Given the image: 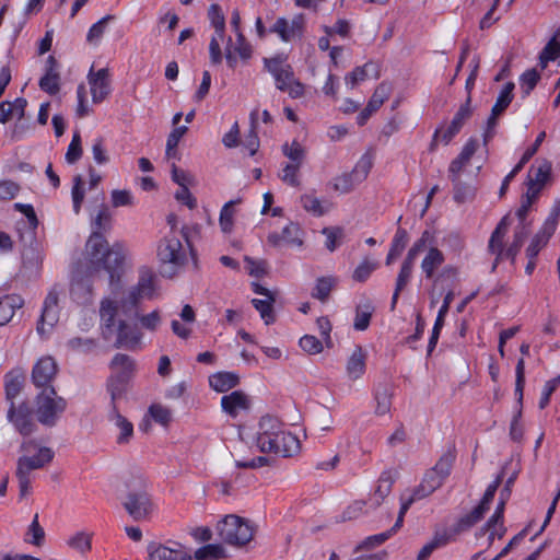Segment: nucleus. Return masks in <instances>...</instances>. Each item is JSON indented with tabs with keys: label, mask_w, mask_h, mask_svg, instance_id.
<instances>
[{
	"label": "nucleus",
	"mask_w": 560,
	"mask_h": 560,
	"mask_svg": "<svg viewBox=\"0 0 560 560\" xmlns=\"http://www.w3.org/2000/svg\"><path fill=\"white\" fill-rule=\"evenodd\" d=\"M127 492L121 498V504L127 513L137 522L147 521L154 511V504L147 491L142 478L132 479L126 485Z\"/></svg>",
	"instance_id": "obj_3"
},
{
	"label": "nucleus",
	"mask_w": 560,
	"mask_h": 560,
	"mask_svg": "<svg viewBox=\"0 0 560 560\" xmlns=\"http://www.w3.org/2000/svg\"><path fill=\"white\" fill-rule=\"evenodd\" d=\"M60 290L54 285L45 298L43 311L37 324L39 335H45L52 329L59 319V302Z\"/></svg>",
	"instance_id": "obj_13"
},
{
	"label": "nucleus",
	"mask_w": 560,
	"mask_h": 560,
	"mask_svg": "<svg viewBox=\"0 0 560 560\" xmlns=\"http://www.w3.org/2000/svg\"><path fill=\"white\" fill-rule=\"evenodd\" d=\"M82 145H81V136L77 131L73 133L72 140L68 147V150L66 152V161L69 164H74L78 162L82 156Z\"/></svg>",
	"instance_id": "obj_58"
},
{
	"label": "nucleus",
	"mask_w": 560,
	"mask_h": 560,
	"mask_svg": "<svg viewBox=\"0 0 560 560\" xmlns=\"http://www.w3.org/2000/svg\"><path fill=\"white\" fill-rule=\"evenodd\" d=\"M240 377L233 372H218L209 377V384L215 392L224 393L238 384Z\"/></svg>",
	"instance_id": "obj_37"
},
{
	"label": "nucleus",
	"mask_w": 560,
	"mask_h": 560,
	"mask_svg": "<svg viewBox=\"0 0 560 560\" xmlns=\"http://www.w3.org/2000/svg\"><path fill=\"white\" fill-rule=\"evenodd\" d=\"M372 67V63H365L362 67H357L353 71L346 75V85L350 89H353L358 83L366 80L369 77V69Z\"/></svg>",
	"instance_id": "obj_60"
},
{
	"label": "nucleus",
	"mask_w": 560,
	"mask_h": 560,
	"mask_svg": "<svg viewBox=\"0 0 560 560\" xmlns=\"http://www.w3.org/2000/svg\"><path fill=\"white\" fill-rule=\"evenodd\" d=\"M511 221L508 215L503 217L500 222L498 223L497 228L491 234V237L489 240V252L491 254L495 255V260L492 266V269L494 270L498 262L503 259L504 255V236L506 235L509 228H510Z\"/></svg>",
	"instance_id": "obj_28"
},
{
	"label": "nucleus",
	"mask_w": 560,
	"mask_h": 560,
	"mask_svg": "<svg viewBox=\"0 0 560 560\" xmlns=\"http://www.w3.org/2000/svg\"><path fill=\"white\" fill-rule=\"evenodd\" d=\"M236 42L234 43L231 37H228L224 48V57L228 66L234 69L237 65V56L241 59L247 60L252 56L250 45L247 43L243 33H235Z\"/></svg>",
	"instance_id": "obj_24"
},
{
	"label": "nucleus",
	"mask_w": 560,
	"mask_h": 560,
	"mask_svg": "<svg viewBox=\"0 0 560 560\" xmlns=\"http://www.w3.org/2000/svg\"><path fill=\"white\" fill-rule=\"evenodd\" d=\"M91 534L80 532L69 538L68 545L70 548L77 550L80 556L84 557L91 550Z\"/></svg>",
	"instance_id": "obj_50"
},
{
	"label": "nucleus",
	"mask_w": 560,
	"mask_h": 560,
	"mask_svg": "<svg viewBox=\"0 0 560 560\" xmlns=\"http://www.w3.org/2000/svg\"><path fill=\"white\" fill-rule=\"evenodd\" d=\"M478 147V140L475 138H470L463 147L458 156L451 162L448 173L464 171V168L469 164L472 155L476 153Z\"/></svg>",
	"instance_id": "obj_35"
},
{
	"label": "nucleus",
	"mask_w": 560,
	"mask_h": 560,
	"mask_svg": "<svg viewBox=\"0 0 560 560\" xmlns=\"http://www.w3.org/2000/svg\"><path fill=\"white\" fill-rule=\"evenodd\" d=\"M372 166V156L369 154L362 155L351 172L343 173L334 178V189L340 194H349L366 179Z\"/></svg>",
	"instance_id": "obj_10"
},
{
	"label": "nucleus",
	"mask_w": 560,
	"mask_h": 560,
	"mask_svg": "<svg viewBox=\"0 0 560 560\" xmlns=\"http://www.w3.org/2000/svg\"><path fill=\"white\" fill-rule=\"evenodd\" d=\"M302 207L315 217L324 215L330 207L329 202H322L316 196L312 194H305L301 196Z\"/></svg>",
	"instance_id": "obj_46"
},
{
	"label": "nucleus",
	"mask_w": 560,
	"mask_h": 560,
	"mask_svg": "<svg viewBox=\"0 0 560 560\" xmlns=\"http://www.w3.org/2000/svg\"><path fill=\"white\" fill-rule=\"evenodd\" d=\"M221 406L226 413L235 418L240 410H245L248 408V399L244 393L235 390L230 395H225L221 398Z\"/></svg>",
	"instance_id": "obj_34"
},
{
	"label": "nucleus",
	"mask_w": 560,
	"mask_h": 560,
	"mask_svg": "<svg viewBox=\"0 0 560 560\" xmlns=\"http://www.w3.org/2000/svg\"><path fill=\"white\" fill-rule=\"evenodd\" d=\"M228 557L229 555L221 544H208L203 547H200L195 552V560H219Z\"/></svg>",
	"instance_id": "obj_45"
},
{
	"label": "nucleus",
	"mask_w": 560,
	"mask_h": 560,
	"mask_svg": "<svg viewBox=\"0 0 560 560\" xmlns=\"http://www.w3.org/2000/svg\"><path fill=\"white\" fill-rule=\"evenodd\" d=\"M130 380L107 378L106 388L110 395L112 408L117 407V401L125 398L130 388Z\"/></svg>",
	"instance_id": "obj_41"
},
{
	"label": "nucleus",
	"mask_w": 560,
	"mask_h": 560,
	"mask_svg": "<svg viewBox=\"0 0 560 560\" xmlns=\"http://www.w3.org/2000/svg\"><path fill=\"white\" fill-rule=\"evenodd\" d=\"M444 260V255L439 248L434 246L430 247L421 261V269L425 277L431 279L435 270L443 265Z\"/></svg>",
	"instance_id": "obj_38"
},
{
	"label": "nucleus",
	"mask_w": 560,
	"mask_h": 560,
	"mask_svg": "<svg viewBox=\"0 0 560 560\" xmlns=\"http://www.w3.org/2000/svg\"><path fill=\"white\" fill-rule=\"evenodd\" d=\"M24 378L21 375L8 374L5 377V395L10 402H14V398L23 388Z\"/></svg>",
	"instance_id": "obj_56"
},
{
	"label": "nucleus",
	"mask_w": 560,
	"mask_h": 560,
	"mask_svg": "<svg viewBox=\"0 0 560 560\" xmlns=\"http://www.w3.org/2000/svg\"><path fill=\"white\" fill-rule=\"evenodd\" d=\"M39 86L50 95L57 94L60 90L57 62L52 56L47 59L46 74L39 80Z\"/></svg>",
	"instance_id": "obj_32"
},
{
	"label": "nucleus",
	"mask_w": 560,
	"mask_h": 560,
	"mask_svg": "<svg viewBox=\"0 0 560 560\" xmlns=\"http://www.w3.org/2000/svg\"><path fill=\"white\" fill-rule=\"evenodd\" d=\"M215 530L223 542L236 548L245 547L255 535L252 522L236 514L221 518L215 525Z\"/></svg>",
	"instance_id": "obj_4"
},
{
	"label": "nucleus",
	"mask_w": 560,
	"mask_h": 560,
	"mask_svg": "<svg viewBox=\"0 0 560 560\" xmlns=\"http://www.w3.org/2000/svg\"><path fill=\"white\" fill-rule=\"evenodd\" d=\"M238 201L231 200L226 202L220 212V228L223 233H231L234 224V210L233 206Z\"/></svg>",
	"instance_id": "obj_53"
},
{
	"label": "nucleus",
	"mask_w": 560,
	"mask_h": 560,
	"mask_svg": "<svg viewBox=\"0 0 560 560\" xmlns=\"http://www.w3.org/2000/svg\"><path fill=\"white\" fill-rule=\"evenodd\" d=\"M502 482V477L498 476L495 480L490 483L480 501V503L467 515L459 518L454 528L450 532L436 533L431 541L425 544L418 553L417 560H424L431 556L433 550L445 546L450 539L456 534L467 530L476 523H478L489 510L491 502L493 501L494 494Z\"/></svg>",
	"instance_id": "obj_2"
},
{
	"label": "nucleus",
	"mask_w": 560,
	"mask_h": 560,
	"mask_svg": "<svg viewBox=\"0 0 560 560\" xmlns=\"http://www.w3.org/2000/svg\"><path fill=\"white\" fill-rule=\"evenodd\" d=\"M540 79V74L536 69H529L525 71L520 78V85L523 93V97H527L534 90Z\"/></svg>",
	"instance_id": "obj_55"
},
{
	"label": "nucleus",
	"mask_w": 560,
	"mask_h": 560,
	"mask_svg": "<svg viewBox=\"0 0 560 560\" xmlns=\"http://www.w3.org/2000/svg\"><path fill=\"white\" fill-rule=\"evenodd\" d=\"M258 427L256 439L257 447L262 453L269 452L277 436L284 430L283 423L277 417L267 415L261 417Z\"/></svg>",
	"instance_id": "obj_14"
},
{
	"label": "nucleus",
	"mask_w": 560,
	"mask_h": 560,
	"mask_svg": "<svg viewBox=\"0 0 560 560\" xmlns=\"http://www.w3.org/2000/svg\"><path fill=\"white\" fill-rule=\"evenodd\" d=\"M394 481L392 474L388 471L380 476L377 487L371 498L374 508L380 506L383 500L390 493Z\"/></svg>",
	"instance_id": "obj_42"
},
{
	"label": "nucleus",
	"mask_w": 560,
	"mask_h": 560,
	"mask_svg": "<svg viewBox=\"0 0 560 560\" xmlns=\"http://www.w3.org/2000/svg\"><path fill=\"white\" fill-rule=\"evenodd\" d=\"M149 412L151 417L154 419V421L162 425H167L172 419L170 409L159 404H153L152 406H150Z\"/></svg>",
	"instance_id": "obj_63"
},
{
	"label": "nucleus",
	"mask_w": 560,
	"mask_h": 560,
	"mask_svg": "<svg viewBox=\"0 0 560 560\" xmlns=\"http://www.w3.org/2000/svg\"><path fill=\"white\" fill-rule=\"evenodd\" d=\"M275 296H269L264 300L253 299L252 304L259 312L261 318L266 325H270L275 322L273 307Z\"/></svg>",
	"instance_id": "obj_48"
},
{
	"label": "nucleus",
	"mask_w": 560,
	"mask_h": 560,
	"mask_svg": "<svg viewBox=\"0 0 560 560\" xmlns=\"http://www.w3.org/2000/svg\"><path fill=\"white\" fill-rule=\"evenodd\" d=\"M560 211L553 209L546 219L541 230L534 236L529 246L526 248L527 258H536L539 252L547 245L549 238L556 232L559 222Z\"/></svg>",
	"instance_id": "obj_20"
},
{
	"label": "nucleus",
	"mask_w": 560,
	"mask_h": 560,
	"mask_svg": "<svg viewBox=\"0 0 560 560\" xmlns=\"http://www.w3.org/2000/svg\"><path fill=\"white\" fill-rule=\"evenodd\" d=\"M389 96V88L382 83L380 84L371 100L369 101L368 105L365 106V108L358 115L357 117V121H358V125L360 126H363L368 119L371 117V115L373 113H375L383 104L384 102L388 98Z\"/></svg>",
	"instance_id": "obj_30"
},
{
	"label": "nucleus",
	"mask_w": 560,
	"mask_h": 560,
	"mask_svg": "<svg viewBox=\"0 0 560 560\" xmlns=\"http://www.w3.org/2000/svg\"><path fill=\"white\" fill-rule=\"evenodd\" d=\"M515 396L517 399V402L520 405V408L515 416L513 417V420L511 422L510 427V435L512 440L514 441H521L523 438V428L520 424V419L522 416V402H523V396H524V386H525V361L523 358H521L517 361L516 368H515Z\"/></svg>",
	"instance_id": "obj_21"
},
{
	"label": "nucleus",
	"mask_w": 560,
	"mask_h": 560,
	"mask_svg": "<svg viewBox=\"0 0 560 560\" xmlns=\"http://www.w3.org/2000/svg\"><path fill=\"white\" fill-rule=\"evenodd\" d=\"M20 451L23 453L18 458L15 475L31 476L36 469H42L50 464L55 453L50 447L40 446L34 440L23 441Z\"/></svg>",
	"instance_id": "obj_6"
},
{
	"label": "nucleus",
	"mask_w": 560,
	"mask_h": 560,
	"mask_svg": "<svg viewBox=\"0 0 560 560\" xmlns=\"http://www.w3.org/2000/svg\"><path fill=\"white\" fill-rule=\"evenodd\" d=\"M158 259L161 264V273L172 278L178 268L186 261V252L176 233L165 235L158 245Z\"/></svg>",
	"instance_id": "obj_5"
},
{
	"label": "nucleus",
	"mask_w": 560,
	"mask_h": 560,
	"mask_svg": "<svg viewBox=\"0 0 560 560\" xmlns=\"http://www.w3.org/2000/svg\"><path fill=\"white\" fill-rule=\"evenodd\" d=\"M127 250L120 243H115L110 248L108 245L103 249L97 258H92L93 261L101 262L103 268L109 273L110 283L114 281L115 276L118 273L126 258Z\"/></svg>",
	"instance_id": "obj_18"
},
{
	"label": "nucleus",
	"mask_w": 560,
	"mask_h": 560,
	"mask_svg": "<svg viewBox=\"0 0 560 560\" xmlns=\"http://www.w3.org/2000/svg\"><path fill=\"white\" fill-rule=\"evenodd\" d=\"M282 152L291 160V163L299 164L300 166L303 164L305 150L298 141H293L291 144H283Z\"/></svg>",
	"instance_id": "obj_57"
},
{
	"label": "nucleus",
	"mask_w": 560,
	"mask_h": 560,
	"mask_svg": "<svg viewBox=\"0 0 560 560\" xmlns=\"http://www.w3.org/2000/svg\"><path fill=\"white\" fill-rule=\"evenodd\" d=\"M365 372V355L360 347H358L347 363V373L351 380L360 378Z\"/></svg>",
	"instance_id": "obj_43"
},
{
	"label": "nucleus",
	"mask_w": 560,
	"mask_h": 560,
	"mask_svg": "<svg viewBox=\"0 0 560 560\" xmlns=\"http://www.w3.org/2000/svg\"><path fill=\"white\" fill-rule=\"evenodd\" d=\"M515 85L513 82H508L503 89L501 90L495 104L491 109V115L487 120V128L483 133V143L487 144L489 140L494 135V129L497 126V119L500 115L504 113V110L509 107L513 100V90Z\"/></svg>",
	"instance_id": "obj_16"
},
{
	"label": "nucleus",
	"mask_w": 560,
	"mask_h": 560,
	"mask_svg": "<svg viewBox=\"0 0 560 560\" xmlns=\"http://www.w3.org/2000/svg\"><path fill=\"white\" fill-rule=\"evenodd\" d=\"M415 260L405 257L399 273L396 279V287L392 298V308L394 310L398 301L400 292L407 287L411 279Z\"/></svg>",
	"instance_id": "obj_36"
},
{
	"label": "nucleus",
	"mask_w": 560,
	"mask_h": 560,
	"mask_svg": "<svg viewBox=\"0 0 560 560\" xmlns=\"http://www.w3.org/2000/svg\"><path fill=\"white\" fill-rule=\"evenodd\" d=\"M249 120L250 129L244 141V147L248 150L249 155H254L259 148V139L257 136L258 109L252 110L249 115Z\"/></svg>",
	"instance_id": "obj_47"
},
{
	"label": "nucleus",
	"mask_w": 560,
	"mask_h": 560,
	"mask_svg": "<svg viewBox=\"0 0 560 560\" xmlns=\"http://www.w3.org/2000/svg\"><path fill=\"white\" fill-rule=\"evenodd\" d=\"M66 408V399L58 396L54 387L43 389L36 397L35 413L44 425H55Z\"/></svg>",
	"instance_id": "obj_8"
},
{
	"label": "nucleus",
	"mask_w": 560,
	"mask_h": 560,
	"mask_svg": "<svg viewBox=\"0 0 560 560\" xmlns=\"http://www.w3.org/2000/svg\"><path fill=\"white\" fill-rule=\"evenodd\" d=\"M96 270H90L85 273L75 271L71 279L70 296L81 305H86L93 301V283L95 280Z\"/></svg>",
	"instance_id": "obj_12"
},
{
	"label": "nucleus",
	"mask_w": 560,
	"mask_h": 560,
	"mask_svg": "<svg viewBox=\"0 0 560 560\" xmlns=\"http://www.w3.org/2000/svg\"><path fill=\"white\" fill-rule=\"evenodd\" d=\"M156 277L152 270L142 268L139 271V279L136 285L131 287L124 295L120 307L122 313L128 316L132 308L144 300H152L155 293Z\"/></svg>",
	"instance_id": "obj_7"
},
{
	"label": "nucleus",
	"mask_w": 560,
	"mask_h": 560,
	"mask_svg": "<svg viewBox=\"0 0 560 560\" xmlns=\"http://www.w3.org/2000/svg\"><path fill=\"white\" fill-rule=\"evenodd\" d=\"M264 65L267 71L273 77L276 86L280 91L285 89L294 78L293 68L285 62V57L278 55L272 58H265Z\"/></svg>",
	"instance_id": "obj_23"
},
{
	"label": "nucleus",
	"mask_w": 560,
	"mask_h": 560,
	"mask_svg": "<svg viewBox=\"0 0 560 560\" xmlns=\"http://www.w3.org/2000/svg\"><path fill=\"white\" fill-rule=\"evenodd\" d=\"M443 485L441 478H439L434 471L429 470L421 483L412 491V494L408 499H412V503L417 500L427 498L439 489Z\"/></svg>",
	"instance_id": "obj_33"
},
{
	"label": "nucleus",
	"mask_w": 560,
	"mask_h": 560,
	"mask_svg": "<svg viewBox=\"0 0 560 560\" xmlns=\"http://www.w3.org/2000/svg\"><path fill=\"white\" fill-rule=\"evenodd\" d=\"M560 56V42L556 37L551 38L545 46L539 56L540 66L542 69L547 67L549 61L556 60Z\"/></svg>",
	"instance_id": "obj_54"
},
{
	"label": "nucleus",
	"mask_w": 560,
	"mask_h": 560,
	"mask_svg": "<svg viewBox=\"0 0 560 560\" xmlns=\"http://www.w3.org/2000/svg\"><path fill=\"white\" fill-rule=\"evenodd\" d=\"M8 419L10 422L13 423L15 429L22 434V435H30L35 431V423L33 421L32 416H15V405L14 402L10 404V408L8 410Z\"/></svg>",
	"instance_id": "obj_39"
},
{
	"label": "nucleus",
	"mask_w": 560,
	"mask_h": 560,
	"mask_svg": "<svg viewBox=\"0 0 560 560\" xmlns=\"http://www.w3.org/2000/svg\"><path fill=\"white\" fill-rule=\"evenodd\" d=\"M147 551L150 560H192L189 550L183 544L171 539L165 544L151 541Z\"/></svg>",
	"instance_id": "obj_11"
},
{
	"label": "nucleus",
	"mask_w": 560,
	"mask_h": 560,
	"mask_svg": "<svg viewBox=\"0 0 560 560\" xmlns=\"http://www.w3.org/2000/svg\"><path fill=\"white\" fill-rule=\"evenodd\" d=\"M305 28V18L303 14L293 16L292 20L278 18L269 32L277 34L282 42L289 43L302 37Z\"/></svg>",
	"instance_id": "obj_17"
},
{
	"label": "nucleus",
	"mask_w": 560,
	"mask_h": 560,
	"mask_svg": "<svg viewBox=\"0 0 560 560\" xmlns=\"http://www.w3.org/2000/svg\"><path fill=\"white\" fill-rule=\"evenodd\" d=\"M110 420L114 421L115 425L119 429L117 436L118 444H126L130 441L133 434V425L124 416L120 415L117 407L112 408Z\"/></svg>",
	"instance_id": "obj_40"
},
{
	"label": "nucleus",
	"mask_w": 560,
	"mask_h": 560,
	"mask_svg": "<svg viewBox=\"0 0 560 560\" xmlns=\"http://www.w3.org/2000/svg\"><path fill=\"white\" fill-rule=\"evenodd\" d=\"M114 19H115L114 15H106V16L102 18L100 21H97L96 23H94L88 32V35H86L88 43L92 44V45H97L100 43L103 34L105 33L108 23L110 21H113Z\"/></svg>",
	"instance_id": "obj_49"
},
{
	"label": "nucleus",
	"mask_w": 560,
	"mask_h": 560,
	"mask_svg": "<svg viewBox=\"0 0 560 560\" xmlns=\"http://www.w3.org/2000/svg\"><path fill=\"white\" fill-rule=\"evenodd\" d=\"M58 372V365L52 357L40 358L32 370V382L37 388H50Z\"/></svg>",
	"instance_id": "obj_22"
},
{
	"label": "nucleus",
	"mask_w": 560,
	"mask_h": 560,
	"mask_svg": "<svg viewBox=\"0 0 560 560\" xmlns=\"http://www.w3.org/2000/svg\"><path fill=\"white\" fill-rule=\"evenodd\" d=\"M471 115V96L467 95L465 103L460 105L448 127L445 129H438L435 131L433 141L440 139L445 144H447L460 131Z\"/></svg>",
	"instance_id": "obj_15"
},
{
	"label": "nucleus",
	"mask_w": 560,
	"mask_h": 560,
	"mask_svg": "<svg viewBox=\"0 0 560 560\" xmlns=\"http://www.w3.org/2000/svg\"><path fill=\"white\" fill-rule=\"evenodd\" d=\"M377 268V262L364 259L354 270L353 279L359 282H364L371 273Z\"/></svg>",
	"instance_id": "obj_62"
},
{
	"label": "nucleus",
	"mask_w": 560,
	"mask_h": 560,
	"mask_svg": "<svg viewBox=\"0 0 560 560\" xmlns=\"http://www.w3.org/2000/svg\"><path fill=\"white\" fill-rule=\"evenodd\" d=\"M118 304L110 299H103L100 306L103 337L110 339L116 335L115 347L133 349L141 339L142 332L138 325L129 324L126 319L117 318Z\"/></svg>",
	"instance_id": "obj_1"
},
{
	"label": "nucleus",
	"mask_w": 560,
	"mask_h": 560,
	"mask_svg": "<svg viewBox=\"0 0 560 560\" xmlns=\"http://www.w3.org/2000/svg\"><path fill=\"white\" fill-rule=\"evenodd\" d=\"M303 232L299 224L290 222L283 228L281 233L272 232L268 235L267 241L273 247L299 246L303 245Z\"/></svg>",
	"instance_id": "obj_25"
},
{
	"label": "nucleus",
	"mask_w": 560,
	"mask_h": 560,
	"mask_svg": "<svg viewBox=\"0 0 560 560\" xmlns=\"http://www.w3.org/2000/svg\"><path fill=\"white\" fill-rule=\"evenodd\" d=\"M281 446L277 445V440L272 443V448L268 453H275L282 457H291L299 453L301 445L299 439L290 432L283 430L279 435Z\"/></svg>",
	"instance_id": "obj_31"
},
{
	"label": "nucleus",
	"mask_w": 560,
	"mask_h": 560,
	"mask_svg": "<svg viewBox=\"0 0 560 560\" xmlns=\"http://www.w3.org/2000/svg\"><path fill=\"white\" fill-rule=\"evenodd\" d=\"M92 229V234L86 242V252L90 257L97 258L98 254L107 246L103 232H108L112 229V213L105 205H102L97 215L93 219Z\"/></svg>",
	"instance_id": "obj_9"
},
{
	"label": "nucleus",
	"mask_w": 560,
	"mask_h": 560,
	"mask_svg": "<svg viewBox=\"0 0 560 560\" xmlns=\"http://www.w3.org/2000/svg\"><path fill=\"white\" fill-rule=\"evenodd\" d=\"M448 177L453 184L454 200L456 202L464 203L474 199L477 187L474 184L472 177H469L468 180L464 179V171L448 173Z\"/></svg>",
	"instance_id": "obj_26"
},
{
	"label": "nucleus",
	"mask_w": 560,
	"mask_h": 560,
	"mask_svg": "<svg viewBox=\"0 0 560 560\" xmlns=\"http://www.w3.org/2000/svg\"><path fill=\"white\" fill-rule=\"evenodd\" d=\"M456 458L455 450H447L438 460L435 466L430 469L431 471H434L435 475L441 478V480L444 482V480L448 477L451 474L453 464Z\"/></svg>",
	"instance_id": "obj_44"
},
{
	"label": "nucleus",
	"mask_w": 560,
	"mask_h": 560,
	"mask_svg": "<svg viewBox=\"0 0 560 560\" xmlns=\"http://www.w3.org/2000/svg\"><path fill=\"white\" fill-rule=\"evenodd\" d=\"M91 88L92 100L94 103L103 102L110 93V83L108 80V70L100 69L96 72H90L88 75Z\"/></svg>",
	"instance_id": "obj_27"
},
{
	"label": "nucleus",
	"mask_w": 560,
	"mask_h": 560,
	"mask_svg": "<svg viewBox=\"0 0 560 560\" xmlns=\"http://www.w3.org/2000/svg\"><path fill=\"white\" fill-rule=\"evenodd\" d=\"M26 540L36 546H40L45 538L44 528L38 523V515L36 514L33 522L31 523L26 533Z\"/></svg>",
	"instance_id": "obj_61"
},
{
	"label": "nucleus",
	"mask_w": 560,
	"mask_h": 560,
	"mask_svg": "<svg viewBox=\"0 0 560 560\" xmlns=\"http://www.w3.org/2000/svg\"><path fill=\"white\" fill-rule=\"evenodd\" d=\"M300 347L310 354H317L323 351V343L312 335H305L300 339Z\"/></svg>",
	"instance_id": "obj_64"
},
{
	"label": "nucleus",
	"mask_w": 560,
	"mask_h": 560,
	"mask_svg": "<svg viewBox=\"0 0 560 560\" xmlns=\"http://www.w3.org/2000/svg\"><path fill=\"white\" fill-rule=\"evenodd\" d=\"M552 165L548 160H537L528 171L527 175V189L530 196H539L545 185L549 182L551 176Z\"/></svg>",
	"instance_id": "obj_19"
},
{
	"label": "nucleus",
	"mask_w": 560,
	"mask_h": 560,
	"mask_svg": "<svg viewBox=\"0 0 560 560\" xmlns=\"http://www.w3.org/2000/svg\"><path fill=\"white\" fill-rule=\"evenodd\" d=\"M335 283H336V280L332 277L318 278L316 285L312 292V296L322 302H325L328 299L330 291L334 288Z\"/></svg>",
	"instance_id": "obj_51"
},
{
	"label": "nucleus",
	"mask_w": 560,
	"mask_h": 560,
	"mask_svg": "<svg viewBox=\"0 0 560 560\" xmlns=\"http://www.w3.org/2000/svg\"><path fill=\"white\" fill-rule=\"evenodd\" d=\"M72 202H73V211L75 214H79L81 211V206L84 200V188H83V179L81 175H77L73 178V187H72Z\"/></svg>",
	"instance_id": "obj_59"
},
{
	"label": "nucleus",
	"mask_w": 560,
	"mask_h": 560,
	"mask_svg": "<svg viewBox=\"0 0 560 560\" xmlns=\"http://www.w3.org/2000/svg\"><path fill=\"white\" fill-rule=\"evenodd\" d=\"M110 378L132 380L136 363L131 357L124 353H116L109 363Z\"/></svg>",
	"instance_id": "obj_29"
},
{
	"label": "nucleus",
	"mask_w": 560,
	"mask_h": 560,
	"mask_svg": "<svg viewBox=\"0 0 560 560\" xmlns=\"http://www.w3.org/2000/svg\"><path fill=\"white\" fill-rule=\"evenodd\" d=\"M373 311L374 308L370 304L359 305L355 311L354 329L360 331L365 330L370 325Z\"/></svg>",
	"instance_id": "obj_52"
}]
</instances>
